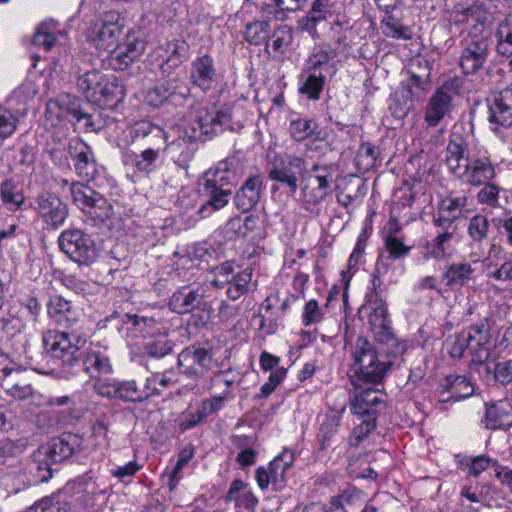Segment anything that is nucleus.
Wrapping results in <instances>:
<instances>
[{"instance_id":"obj_1","label":"nucleus","mask_w":512,"mask_h":512,"mask_svg":"<svg viewBox=\"0 0 512 512\" xmlns=\"http://www.w3.org/2000/svg\"><path fill=\"white\" fill-rule=\"evenodd\" d=\"M132 143L138 144L139 152L125 149L122 153L124 166L133 170L134 174L148 177L155 172L158 162L169 149L179 147L181 141H168V134L161 127L149 122L140 121L132 128Z\"/></svg>"},{"instance_id":"obj_2","label":"nucleus","mask_w":512,"mask_h":512,"mask_svg":"<svg viewBox=\"0 0 512 512\" xmlns=\"http://www.w3.org/2000/svg\"><path fill=\"white\" fill-rule=\"evenodd\" d=\"M445 164L455 178L470 187H480L497 177L496 164L487 150H467L461 141L454 139L446 147Z\"/></svg>"},{"instance_id":"obj_3","label":"nucleus","mask_w":512,"mask_h":512,"mask_svg":"<svg viewBox=\"0 0 512 512\" xmlns=\"http://www.w3.org/2000/svg\"><path fill=\"white\" fill-rule=\"evenodd\" d=\"M468 205L469 197L463 192H449L439 201L432 218L436 234L425 245V258L441 260L447 255L458 231L455 222L464 216Z\"/></svg>"},{"instance_id":"obj_4","label":"nucleus","mask_w":512,"mask_h":512,"mask_svg":"<svg viewBox=\"0 0 512 512\" xmlns=\"http://www.w3.org/2000/svg\"><path fill=\"white\" fill-rule=\"evenodd\" d=\"M349 359L348 377L355 389L381 383L391 367L390 361L380 358L374 344L361 336L350 345Z\"/></svg>"},{"instance_id":"obj_5","label":"nucleus","mask_w":512,"mask_h":512,"mask_svg":"<svg viewBox=\"0 0 512 512\" xmlns=\"http://www.w3.org/2000/svg\"><path fill=\"white\" fill-rule=\"evenodd\" d=\"M187 49L188 44L184 40H173L166 44V52L170 55L161 65L163 78L148 94L155 106L177 94L185 97L188 93L187 86L179 74L174 72L182 63V58H186Z\"/></svg>"},{"instance_id":"obj_6","label":"nucleus","mask_w":512,"mask_h":512,"mask_svg":"<svg viewBox=\"0 0 512 512\" xmlns=\"http://www.w3.org/2000/svg\"><path fill=\"white\" fill-rule=\"evenodd\" d=\"M76 85L89 102L97 105H114L124 97L123 87L117 83L116 78H108L98 70H90L79 75Z\"/></svg>"},{"instance_id":"obj_7","label":"nucleus","mask_w":512,"mask_h":512,"mask_svg":"<svg viewBox=\"0 0 512 512\" xmlns=\"http://www.w3.org/2000/svg\"><path fill=\"white\" fill-rule=\"evenodd\" d=\"M58 243L61 251L79 266H89L99 256L94 240L81 229L62 231L58 237Z\"/></svg>"},{"instance_id":"obj_8","label":"nucleus","mask_w":512,"mask_h":512,"mask_svg":"<svg viewBox=\"0 0 512 512\" xmlns=\"http://www.w3.org/2000/svg\"><path fill=\"white\" fill-rule=\"evenodd\" d=\"M70 196L73 204L93 220L103 223L113 216L109 201L87 184L71 182Z\"/></svg>"},{"instance_id":"obj_9","label":"nucleus","mask_w":512,"mask_h":512,"mask_svg":"<svg viewBox=\"0 0 512 512\" xmlns=\"http://www.w3.org/2000/svg\"><path fill=\"white\" fill-rule=\"evenodd\" d=\"M211 274L213 275L212 284L220 289L226 287L227 296L234 301L248 292L252 279V270L250 268L235 271L234 264L231 261H226L213 267Z\"/></svg>"},{"instance_id":"obj_10","label":"nucleus","mask_w":512,"mask_h":512,"mask_svg":"<svg viewBox=\"0 0 512 512\" xmlns=\"http://www.w3.org/2000/svg\"><path fill=\"white\" fill-rule=\"evenodd\" d=\"M294 461V453L284 450L267 467H258L255 476L259 488L266 490L271 485L275 491L282 490L287 483L288 471L292 468Z\"/></svg>"},{"instance_id":"obj_11","label":"nucleus","mask_w":512,"mask_h":512,"mask_svg":"<svg viewBox=\"0 0 512 512\" xmlns=\"http://www.w3.org/2000/svg\"><path fill=\"white\" fill-rule=\"evenodd\" d=\"M457 79L445 81L430 97L425 109L424 119L429 127L437 126L452 110V102L459 94Z\"/></svg>"},{"instance_id":"obj_12","label":"nucleus","mask_w":512,"mask_h":512,"mask_svg":"<svg viewBox=\"0 0 512 512\" xmlns=\"http://www.w3.org/2000/svg\"><path fill=\"white\" fill-rule=\"evenodd\" d=\"M306 171L304 158L287 154L276 157L268 166V177L272 181L279 182L289 188L292 193L298 189V178Z\"/></svg>"},{"instance_id":"obj_13","label":"nucleus","mask_w":512,"mask_h":512,"mask_svg":"<svg viewBox=\"0 0 512 512\" xmlns=\"http://www.w3.org/2000/svg\"><path fill=\"white\" fill-rule=\"evenodd\" d=\"M333 174L331 165L314 164L311 167L301 188L307 203L319 204L330 194Z\"/></svg>"},{"instance_id":"obj_14","label":"nucleus","mask_w":512,"mask_h":512,"mask_svg":"<svg viewBox=\"0 0 512 512\" xmlns=\"http://www.w3.org/2000/svg\"><path fill=\"white\" fill-rule=\"evenodd\" d=\"M44 351L63 366L73 367L78 364L79 347L71 342L69 333L59 330H47L42 335Z\"/></svg>"},{"instance_id":"obj_15","label":"nucleus","mask_w":512,"mask_h":512,"mask_svg":"<svg viewBox=\"0 0 512 512\" xmlns=\"http://www.w3.org/2000/svg\"><path fill=\"white\" fill-rule=\"evenodd\" d=\"M360 311L368 313V323L376 339H383L392 329L387 303L381 291L374 289L367 293Z\"/></svg>"},{"instance_id":"obj_16","label":"nucleus","mask_w":512,"mask_h":512,"mask_svg":"<svg viewBox=\"0 0 512 512\" xmlns=\"http://www.w3.org/2000/svg\"><path fill=\"white\" fill-rule=\"evenodd\" d=\"M35 211L42 222L50 229L61 227L69 215L66 203L53 193L43 192L35 199Z\"/></svg>"},{"instance_id":"obj_17","label":"nucleus","mask_w":512,"mask_h":512,"mask_svg":"<svg viewBox=\"0 0 512 512\" xmlns=\"http://www.w3.org/2000/svg\"><path fill=\"white\" fill-rule=\"evenodd\" d=\"M467 339L470 344L472 363L484 364L491 356V323L487 317L479 319L468 328Z\"/></svg>"},{"instance_id":"obj_18","label":"nucleus","mask_w":512,"mask_h":512,"mask_svg":"<svg viewBox=\"0 0 512 512\" xmlns=\"http://www.w3.org/2000/svg\"><path fill=\"white\" fill-rule=\"evenodd\" d=\"M78 363L82 370L93 380H100L113 371L112 362L107 349L99 345H91L78 353Z\"/></svg>"},{"instance_id":"obj_19","label":"nucleus","mask_w":512,"mask_h":512,"mask_svg":"<svg viewBox=\"0 0 512 512\" xmlns=\"http://www.w3.org/2000/svg\"><path fill=\"white\" fill-rule=\"evenodd\" d=\"M78 448L79 439L76 435L62 434L41 445L38 449V457L47 465L60 463L72 456Z\"/></svg>"},{"instance_id":"obj_20","label":"nucleus","mask_w":512,"mask_h":512,"mask_svg":"<svg viewBox=\"0 0 512 512\" xmlns=\"http://www.w3.org/2000/svg\"><path fill=\"white\" fill-rule=\"evenodd\" d=\"M489 55V46L485 39L465 40L459 56V66L465 75L475 74L483 68Z\"/></svg>"},{"instance_id":"obj_21","label":"nucleus","mask_w":512,"mask_h":512,"mask_svg":"<svg viewBox=\"0 0 512 512\" xmlns=\"http://www.w3.org/2000/svg\"><path fill=\"white\" fill-rule=\"evenodd\" d=\"M28 108L26 103L21 101L17 95H12L0 105V140L10 138L16 130L20 121L26 117Z\"/></svg>"},{"instance_id":"obj_22","label":"nucleus","mask_w":512,"mask_h":512,"mask_svg":"<svg viewBox=\"0 0 512 512\" xmlns=\"http://www.w3.org/2000/svg\"><path fill=\"white\" fill-rule=\"evenodd\" d=\"M146 47L145 41L136 33H128L125 40L112 51L110 65L115 70L123 71L138 60Z\"/></svg>"},{"instance_id":"obj_23","label":"nucleus","mask_w":512,"mask_h":512,"mask_svg":"<svg viewBox=\"0 0 512 512\" xmlns=\"http://www.w3.org/2000/svg\"><path fill=\"white\" fill-rule=\"evenodd\" d=\"M190 82L204 93L217 86L219 74L214 59L210 55L204 54L191 62Z\"/></svg>"},{"instance_id":"obj_24","label":"nucleus","mask_w":512,"mask_h":512,"mask_svg":"<svg viewBox=\"0 0 512 512\" xmlns=\"http://www.w3.org/2000/svg\"><path fill=\"white\" fill-rule=\"evenodd\" d=\"M489 121L502 127H512V82L492 93Z\"/></svg>"},{"instance_id":"obj_25","label":"nucleus","mask_w":512,"mask_h":512,"mask_svg":"<svg viewBox=\"0 0 512 512\" xmlns=\"http://www.w3.org/2000/svg\"><path fill=\"white\" fill-rule=\"evenodd\" d=\"M352 409L355 414L364 417H375L376 413L382 411L386 407V402L379 394L378 390L372 387L355 389Z\"/></svg>"},{"instance_id":"obj_26","label":"nucleus","mask_w":512,"mask_h":512,"mask_svg":"<svg viewBox=\"0 0 512 512\" xmlns=\"http://www.w3.org/2000/svg\"><path fill=\"white\" fill-rule=\"evenodd\" d=\"M344 411L345 406H342L338 410L332 409L326 413L325 419L321 423L317 434L319 451H327L341 442V437L338 435V431Z\"/></svg>"},{"instance_id":"obj_27","label":"nucleus","mask_w":512,"mask_h":512,"mask_svg":"<svg viewBox=\"0 0 512 512\" xmlns=\"http://www.w3.org/2000/svg\"><path fill=\"white\" fill-rule=\"evenodd\" d=\"M68 153L74 160L76 173L84 178H93L97 173V165L91 148L81 140H71Z\"/></svg>"},{"instance_id":"obj_28","label":"nucleus","mask_w":512,"mask_h":512,"mask_svg":"<svg viewBox=\"0 0 512 512\" xmlns=\"http://www.w3.org/2000/svg\"><path fill=\"white\" fill-rule=\"evenodd\" d=\"M33 43L49 51L54 46H63L67 43V32L60 27L58 22L52 19L45 20L36 28Z\"/></svg>"},{"instance_id":"obj_29","label":"nucleus","mask_w":512,"mask_h":512,"mask_svg":"<svg viewBox=\"0 0 512 512\" xmlns=\"http://www.w3.org/2000/svg\"><path fill=\"white\" fill-rule=\"evenodd\" d=\"M289 133L293 140L296 142H303L309 140L311 146L309 149L318 150L320 146L317 143L325 141V134L319 129V125L313 120L308 118H298L292 120L289 124Z\"/></svg>"},{"instance_id":"obj_30","label":"nucleus","mask_w":512,"mask_h":512,"mask_svg":"<svg viewBox=\"0 0 512 512\" xmlns=\"http://www.w3.org/2000/svg\"><path fill=\"white\" fill-rule=\"evenodd\" d=\"M430 76L431 67L428 60L416 58L412 61L410 78L407 82L410 100L420 99L422 97L430 84Z\"/></svg>"},{"instance_id":"obj_31","label":"nucleus","mask_w":512,"mask_h":512,"mask_svg":"<svg viewBox=\"0 0 512 512\" xmlns=\"http://www.w3.org/2000/svg\"><path fill=\"white\" fill-rule=\"evenodd\" d=\"M482 423L488 430H509L512 427V405L502 400L486 404Z\"/></svg>"},{"instance_id":"obj_32","label":"nucleus","mask_w":512,"mask_h":512,"mask_svg":"<svg viewBox=\"0 0 512 512\" xmlns=\"http://www.w3.org/2000/svg\"><path fill=\"white\" fill-rule=\"evenodd\" d=\"M106 17H109V20H97L87 31L88 40L98 48L105 50L113 46L118 31V26L114 22V14L110 13Z\"/></svg>"},{"instance_id":"obj_33","label":"nucleus","mask_w":512,"mask_h":512,"mask_svg":"<svg viewBox=\"0 0 512 512\" xmlns=\"http://www.w3.org/2000/svg\"><path fill=\"white\" fill-rule=\"evenodd\" d=\"M475 269L469 262H453L447 264L441 274V281L450 289L466 286L474 278Z\"/></svg>"},{"instance_id":"obj_34","label":"nucleus","mask_w":512,"mask_h":512,"mask_svg":"<svg viewBox=\"0 0 512 512\" xmlns=\"http://www.w3.org/2000/svg\"><path fill=\"white\" fill-rule=\"evenodd\" d=\"M262 186L260 174L249 177L236 192L234 201L237 208L244 212L251 210L260 199Z\"/></svg>"},{"instance_id":"obj_35","label":"nucleus","mask_w":512,"mask_h":512,"mask_svg":"<svg viewBox=\"0 0 512 512\" xmlns=\"http://www.w3.org/2000/svg\"><path fill=\"white\" fill-rule=\"evenodd\" d=\"M201 186V195L205 198V201L200 206L198 213L202 218L209 217L228 204L231 189L215 188L205 184H201Z\"/></svg>"},{"instance_id":"obj_36","label":"nucleus","mask_w":512,"mask_h":512,"mask_svg":"<svg viewBox=\"0 0 512 512\" xmlns=\"http://www.w3.org/2000/svg\"><path fill=\"white\" fill-rule=\"evenodd\" d=\"M203 303V293L200 288L183 287L173 293L169 300L170 309L178 314H185L199 308Z\"/></svg>"},{"instance_id":"obj_37","label":"nucleus","mask_w":512,"mask_h":512,"mask_svg":"<svg viewBox=\"0 0 512 512\" xmlns=\"http://www.w3.org/2000/svg\"><path fill=\"white\" fill-rule=\"evenodd\" d=\"M179 354L183 362L191 363L204 375L217 366V360L214 359L213 354L200 345H190L184 348Z\"/></svg>"},{"instance_id":"obj_38","label":"nucleus","mask_w":512,"mask_h":512,"mask_svg":"<svg viewBox=\"0 0 512 512\" xmlns=\"http://www.w3.org/2000/svg\"><path fill=\"white\" fill-rule=\"evenodd\" d=\"M474 392V387L469 379L465 376H449L445 379L443 391L440 396L443 397L441 401L446 402L449 400L459 401L461 399L471 396Z\"/></svg>"},{"instance_id":"obj_39","label":"nucleus","mask_w":512,"mask_h":512,"mask_svg":"<svg viewBox=\"0 0 512 512\" xmlns=\"http://www.w3.org/2000/svg\"><path fill=\"white\" fill-rule=\"evenodd\" d=\"M272 28L270 21L254 20L245 25L243 37L250 45L259 46L265 44V52L270 54L269 39Z\"/></svg>"},{"instance_id":"obj_40","label":"nucleus","mask_w":512,"mask_h":512,"mask_svg":"<svg viewBox=\"0 0 512 512\" xmlns=\"http://www.w3.org/2000/svg\"><path fill=\"white\" fill-rule=\"evenodd\" d=\"M181 381L179 373L175 369H167L163 372L153 373L146 379V385L149 387L150 397L159 396L164 390L176 388Z\"/></svg>"},{"instance_id":"obj_41","label":"nucleus","mask_w":512,"mask_h":512,"mask_svg":"<svg viewBox=\"0 0 512 512\" xmlns=\"http://www.w3.org/2000/svg\"><path fill=\"white\" fill-rule=\"evenodd\" d=\"M329 37L334 42L336 49H344L348 45L349 34L352 25L345 14H335L330 20Z\"/></svg>"},{"instance_id":"obj_42","label":"nucleus","mask_w":512,"mask_h":512,"mask_svg":"<svg viewBox=\"0 0 512 512\" xmlns=\"http://www.w3.org/2000/svg\"><path fill=\"white\" fill-rule=\"evenodd\" d=\"M334 15L330 0H315L306 15L304 27L309 32H315L320 22L329 21Z\"/></svg>"},{"instance_id":"obj_43","label":"nucleus","mask_w":512,"mask_h":512,"mask_svg":"<svg viewBox=\"0 0 512 512\" xmlns=\"http://www.w3.org/2000/svg\"><path fill=\"white\" fill-rule=\"evenodd\" d=\"M490 221L484 214L478 213L472 216L467 224V235L472 246H480L488 239Z\"/></svg>"},{"instance_id":"obj_44","label":"nucleus","mask_w":512,"mask_h":512,"mask_svg":"<svg viewBox=\"0 0 512 512\" xmlns=\"http://www.w3.org/2000/svg\"><path fill=\"white\" fill-rule=\"evenodd\" d=\"M6 392L15 399L25 400L33 395V388L20 372L10 373L4 380Z\"/></svg>"},{"instance_id":"obj_45","label":"nucleus","mask_w":512,"mask_h":512,"mask_svg":"<svg viewBox=\"0 0 512 512\" xmlns=\"http://www.w3.org/2000/svg\"><path fill=\"white\" fill-rule=\"evenodd\" d=\"M234 177L233 171L229 168L226 161L219 162L215 167L209 169L204 177L202 184L214 186L215 188L227 189Z\"/></svg>"},{"instance_id":"obj_46","label":"nucleus","mask_w":512,"mask_h":512,"mask_svg":"<svg viewBox=\"0 0 512 512\" xmlns=\"http://www.w3.org/2000/svg\"><path fill=\"white\" fill-rule=\"evenodd\" d=\"M178 367V373L181 378V381L178 382V390L180 392H187L196 388L204 374L191 363L183 362L180 354L178 355Z\"/></svg>"},{"instance_id":"obj_47","label":"nucleus","mask_w":512,"mask_h":512,"mask_svg":"<svg viewBox=\"0 0 512 512\" xmlns=\"http://www.w3.org/2000/svg\"><path fill=\"white\" fill-rule=\"evenodd\" d=\"M461 469H467L468 474L474 477H479L480 474L489 468H499V463L487 455H478L474 457H462L459 460Z\"/></svg>"},{"instance_id":"obj_48","label":"nucleus","mask_w":512,"mask_h":512,"mask_svg":"<svg viewBox=\"0 0 512 512\" xmlns=\"http://www.w3.org/2000/svg\"><path fill=\"white\" fill-rule=\"evenodd\" d=\"M0 197L3 204L12 211L21 207L24 196L12 179L4 180L0 185Z\"/></svg>"},{"instance_id":"obj_49","label":"nucleus","mask_w":512,"mask_h":512,"mask_svg":"<svg viewBox=\"0 0 512 512\" xmlns=\"http://www.w3.org/2000/svg\"><path fill=\"white\" fill-rule=\"evenodd\" d=\"M172 349L173 343L168 338V335L160 333L145 342L143 353L153 358H162L170 354Z\"/></svg>"},{"instance_id":"obj_50","label":"nucleus","mask_w":512,"mask_h":512,"mask_svg":"<svg viewBox=\"0 0 512 512\" xmlns=\"http://www.w3.org/2000/svg\"><path fill=\"white\" fill-rule=\"evenodd\" d=\"M476 194V201L479 205L489 209H496L500 207V192L502 188L490 180L482 184Z\"/></svg>"},{"instance_id":"obj_51","label":"nucleus","mask_w":512,"mask_h":512,"mask_svg":"<svg viewBox=\"0 0 512 512\" xmlns=\"http://www.w3.org/2000/svg\"><path fill=\"white\" fill-rule=\"evenodd\" d=\"M60 110H62L61 116L69 118L70 121L74 122L75 124L79 125L81 129H83L85 132H92L96 131L97 127L92 119V115L83 111L80 107H77L74 103L71 105H68L67 107L63 108L62 106H59Z\"/></svg>"},{"instance_id":"obj_52","label":"nucleus","mask_w":512,"mask_h":512,"mask_svg":"<svg viewBox=\"0 0 512 512\" xmlns=\"http://www.w3.org/2000/svg\"><path fill=\"white\" fill-rule=\"evenodd\" d=\"M150 398L149 387L146 383L143 387L137 385L134 380L119 383V399L127 402H142Z\"/></svg>"},{"instance_id":"obj_53","label":"nucleus","mask_w":512,"mask_h":512,"mask_svg":"<svg viewBox=\"0 0 512 512\" xmlns=\"http://www.w3.org/2000/svg\"><path fill=\"white\" fill-rule=\"evenodd\" d=\"M497 52L509 57L512 55V17H506L499 23L496 31Z\"/></svg>"},{"instance_id":"obj_54","label":"nucleus","mask_w":512,"mask_h":512,"mask_svg":"<svg viewBox=\"0 0 512 512\" xmlns=\"http://www.w3.org/2000/svg\"><path fill=\"white\" fill-rule=\"evenodd\" d=\"M325 83V76L321 73L309 72V75L299 88L301 94L307 95L310 100L320 99L321 92Z\"/></svg>"},{"instance_id":"obj_55","label":"nucleus","mask_w":512,"mask_h":512,"mask_svg":"<svg viewBox=\"0 0 512 512\" xmlns=\"http://www.w3.org/2000/svg\"><path fill=\"white\" fill-rule=\"evenodd\" d=\"M270 39L269 49L271 48L275 54L282 55L292 42V32L289 27L280 26L271 32Z\"/></svg>"},{"instance_id":"obj_56","label":"nucleus","mask_w":512,"mask_h":512,"mask_svg":"<svg viewBox=\"0 0 512 512\" xmlns=\"http://www.w3.org/2000/svg\"><path fill=\"white\" fill-rule=\"evenodd\" d=\"M364 502V493L356 488H348L340 495L331 499L332 510H345L346 505H356Z\"/></svg>"},{"instance_id":"obj_57","label":"nucleus","mask_w":512,"mask_h":512,"mask_svg":"<svg viewBox=\"0 0 512 512\" xmlns=\"http://www.w3.org/2000/svg\"><path fill=\"white\" fill-rule=\"evenodd\" d=\"M193 456L194 447L191 444L186 445L180 450L178 454V460L169 476L168 485L170 489H174L176 487V484L181 479L180 473L182 469L188 464V462L193 458Z\"/></svg>"},{"instance_id":"obj_58","label":"nucleus","mask_w":512,"mask_h":512,"mask_svg":"<svg viewBox=\"0 0 512 512\" xmlns=\"http://www.w3.org/2000/svg\"><path fill=\"white\" fill-rule=\"evenodd\" d=\"M230 371H220L215 373L210 379L209 390L211 393L219 394L229 397L231 388L235 383L233 378H230Z\"/></svg>"},{"instance_id":"obj_59","label":"nucleus","mask_w":512,"mask_h":512,"mask_svg":"<svg viewBox=\"0 0 512 512\" xmlns=\"http://www.w3.org/2000/svg\"><path fill=\"white\" fill-rule=\"evenodd\" d=\"M379 156L380 151L378 147H375L369 142H363L357 151L356 161L359 166L368 170L375 166Z\"/></svg>"},{"instance_id":"obj_60","label":"nucleus","mask_w":512,"mask_h":512,"mask_svg":"<svg viewBox=\"0 0 512 512\" xmlns=\"http://www.w3.org/2000/svg\"><path fill=\"white\" fill-rule=\"evenodd\" d=\"M203 137V131L198 128L195 124V119H191V121L187 124H183L179 128L178 138L174 141H181L179 147H175V149H180L185 144V142L189 144H194L196 141L201 140Z\"/></svg>"},{"instance_id":"obj_61","label":"nucleus","mask_w":512,"mask_h":512,"mask_svg":"<svg viewBox=\"0 0 512 512\" xmlns=\"http://www.w3.org/2000/svg\"><path fill=\"white\" fill-rule=\"evenodd\" d=\"M376 427V417L367 416L352 430L349 437L350 446H358L359 443L368 436V434Z\"/></svg>"},{"instance_id":"obj_62","label":"nucleus","mask_w":512,"mask_h":512,"mask_svg":"<svg viewBox=\"0 0 512 512\" xmlns=\"http://www.w3.org/2000/svg\"><path fill=\"white\" fill-rule=\"evenodd\" d=\"M324 312L315 299H311L304 305L302 313V324L305 327L317 324L323 320Z\"/></svg>"},{"instance_id":"obj_63","label":"nucleus","mask_w":512,"mask_h":512,"mask_svg":"<svg viewBox=\"0 0 512 512\" xmlns=\"http://www.w3.org/2000/svg\"><path fill=\"white\" fill-rule=\"evenodd\" d=\"M253 222L254 220L250 216L245 218L234 217L227 222L225 227L226 233L235 237H246L248 231L251 229L250 225Z\"/></svg>"},{"instance_id":"obj_64","label":"nucleus","mask_w":512,"mask_h":512,"mask_svg":"<svg viewBox=\"0 0 512 512\" xmlns=\"http://www.w3.org/2000/svg\"><path fill=\"white\" fill-rule=\"evenodd\" d=\"M28 512H70L67 503H53L49 498H43L28 508Z\"/></svg>"}]
</instances>
